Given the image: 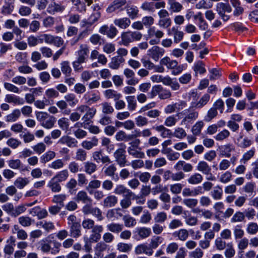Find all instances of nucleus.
Listing matches in <instances>:
<instances>
[{
	"instance_id": "obj_1",
	"label": "nucleus",
	"mask_w": 258,
	"mask_h": 258,
	"mask_svg": "<svg viewBox=\"0 0 258 258\" xmlns=\"http://www.w3.org/2000/svg\"><path fill=\"white\" fill-rule=\"evenodd\" d=\"M191 105L188 109L178 113V119H182L181 125L188 128L194 121L198 117L199 113Z\"/></svg>"
},
{
	"instance_id": "obj_2",
	"label": "nucleus",
	"mask_w": 258,
	"mask_h": 258,
	"mask_svg": "<svg viewBox=\"0 0 258 258\" xmlns=\"http://www.w3.org/2000/svg\"><path fill=\"white\" fill-rule=\"evenodd\" d=\"M61 244L56 240L47 241L42 240L40 242V250L45 253L50 252L52 254H56L60 251Z\"/></svg>"
},
{
	"instance_id": "obj_3",
	"label": "nucleus",
	"mask_w": 258,
	"mask_h": 258,
	"mask_svg": "<svg viewBox=\"0 0 258 258\" xmlns=\"http://www.w3.org/2000/svg\"><path fill=\"white\" fill-rule=\"evenodd\" d=\"M37 119L43 127L50 129L53 127L56 121L55 118L45 112H39L36 114Z\"/></svg>"
},
{
	"instance_id": "obj_4",
	"label": "nucleus",
	"mask_w": 258,
	"mask_h": 258,
	"mask_svg": "<svg viewBox=\"0 0 258 258\" xmlns=\"http://www.w3.org/2000/svg\"><path fill=\"white\" fill-rule=\"evenodd\" d=\"M142 36V34L140 32L127 31L123 32L121 34L120 38L122 44L127 46L133 42L140 40Z\"/></svg>"
},
{
	"instance_id": "obj_5",
	"label": "nucleus",
	"mask_w": 258,
	"mask_h": 258,
	"mask_svg": "<svg viewBox=\"0 0 258 258\" xmlns=\"http://www.w3.org/2000/svg\"><path fill=\"white\" fill-rule=\"evenodd\" d=\"M140 140L136 139L134 141L130 143V146L127 148L128 154L134 158H144L145 153L142 151V148L139 146Z\"/></svg>"
},
{
	"instance_id": "obj_6",
	"label": "nucleus",
	"mask_w": 258,
	"mask_h": 258,
	"mask_svg": "<svg viewBox=\"0 0 258 258\" xmlns=\"http://www.w3.org/2000/svg\"><path fill=\"white\" fill-rule=\"evenodd\" d=\"M83 99L86 104L91 105L97 103L100 101V94L98 91H89L83 95Z\"/></svg>"
},
{
	"instance_id": "obj_7",
	"label": "nucleus",
	"mask_w": 258,
	"mask_h": 258,
	"mask_svg": "<svg viewBox=\"0 0 258 258\" xmlns=\"http://www.w3.org/2000/svg\"><path fill=\"white\" fill-rule=\"evenodd\" d=\"M126 4V0H114L107 8L108 13L119 12L124 10Z\"/></svg>"
},
{
	"instance_id": "obj_8",
	"label": "nucleus",
	"mask_w": 258,
	"mask_h": 258,
	"mask_svg": "<svg viewBox=\"0 0 258 258\" xmlns=\"http://www.w3.org/2000/svg\"><path fill=\"white\" fill-rule=\"evenodd\" d=\"M98 31L100 34L106 35L110 39L114 38L118 33L117 28L112 24L109 26L103 25L100 27Z\"/></svg>"
},
{
	"instance_id": "obj_9",
	"label": "nucleus",
	"mask_w": 258,
	"mask_h": 258,
	"mask_svg": "<svg viewBox=\"0 0 258 258\" xmlns=\"http://www.w3.org/2000/svg\"><path fill=\"white\" fill-rule=\"evenodd\" d=\"M115 162L120 167H123L127 164V159L125 155V150L123 148L117 149L113 154Z\"/></svg>"
},
{
	"instance_id": "obj_10",
	"label": "nucleus",
	"mask_w": 258,
	"mask_h": 258,
	"mask_svg": "<svg viewBox=\"0 0 258 258\" xmlns=\"http://www.w3.org/2000/svg\"><path fill=\"white\" fill-rule=\"evenodd\" d=\"M44 42L48 44H52L56 47H60L63 44L64 41L62 38L51 34H43Z\"/></svg>"
},
{
	"instance_id": "obj_11",
	"label": "nucleus",
	"mask_w": 258,
	"mask_h": 258,
	"mask_svg": "<svg viewBox=\"0 0 258 258\" xmlns=\"http://www.w3.org/2000/svg\"><path fill=\"white\" fill-rule=\"evenodd\" d=\"M92 158L94 161L97 163L102 164L111 163V161L108 156L104 155L102 150H98L92 153Z\"/></svg>"
},
{
	"instance_id": "obj_12",
	"label": "nucleus",
	"mask_w": 258,
	"mask_h": 258,
	"mask_svg": "<svg viewBox=\"0 0 258 258\" xmlns=\"http://www.w3.org/2000/svg\"><path fill=\"white\" fill-rule=\"evenodd\" d=\"M161 63L166 66L169 69L172 70V74L174 75L177 74V62L170 57H165L161 60Z\"/></svg>"
},
{
	"instance_id": "obj_13",
	"label": "nucleus",
	"mask_w": 258,
	"mask_h": 258,
	"mask_svg": "<svg viewBox=\"0 0 258 258\" xmlns=\"http://www.w3.org/2000/svg\"><path fill=\"white\" fill-rule=\"evenodd\" d=\"M89 53V47L86 44H82L80 45L79 49L77 51L78 59L86 62L88 58Z\"/></svg>"
},
{
	"instance_id": "obj_14",
	"label": "nucleus",
	"mask_w": 258,
	"mask_h": 258,
	"mask_svg": "<svg viewBox=\"0 0 258 258\" xmlns=\"http://www.w3.org/2000/svg\"><path fill=\"white\" fill-rule=\"evenodd\" d=\"M57 144L66 145L69 148H77L78 142L75 138L69 136H63L59 139Z\"/></svg>"
},
{
	"instance_id": "obj_15",
	"label": "nucleus",
	"mask_w": 258,
	"mask_h": 258,
	"mask_svg": "<svg viewBox=\"0 0 258 258\" xmlns=\"http://www.w3.org/2000/svg\"><path fill=\"white\" fill-rule=\"evenodd\" d=\"M103 227L102 225H95L92 229V233L89 237L90 242H97L101 238V233L103 232Z\"/></svg>"
},
{
	"instance_id": "obj_16",
	"label": "nucleus",
	"mask_w": 258,
	"mask_h": 258,
	"mask_svg": "<svg viewBox=\"0 0 258 258\" xmlns=\"http://www.w3.org/2000/svg\"><path fill=\"white\" fill-rule=\"evenodd\" d=\"M135 253L137 255L143 253L151 256L153 253V250L149 246L147 243L140 244L137 245L135 248Z\"/></svg>"
},
{
	"instance_id": "obj_17",
	"label": "nucleus",
	"mask_w": 258,
	"mask_h": 258,
	"mask_svg": "<svg viewBox=\"0 0 258 258\" xmlns=\"http://www.w3.org/2000/svg\"><path fill=\"white\" fill-rule=\"evenodd\" d=\"M65 8V6L56 3L54 0H51L47 8V12L50 14H54L56 13L62 12Z\"/></svg>"
},
{
	"instance_id": "obj_18",
	"label": "nucleus",
	"mask_w": 258,
	"mask_h": 258,
	"mask_svg": "<svg viewBox=\"0 0 258 258\" xmlns=\"http://www.w3.org/2000/svg\"><path fill=\"white\" fill-rule=\"evenodd\" d=\"M5 101L7 103H13L15 105H21L25 103L22 98L12 94H7L5 96Z\"/></svg>"
},
{
	"instance_id": "obj_19",
	"label": "nucleus",
	"mask_w": 258,
	"mask_h": 258,
	"mask_svg": "<svg viewBox=\"0 0 258 258\" xmlns=\"http://www.w3.org/2000/svg\"><path fill=\"white\" fill-rule=\"evenodd\" d=\"M113 192L117 195H125V197H131L133 195H134L133 192L123 184L116 185Z\"/></svg>"
},
{
	"instance_id": "obj_20",
	"label": "nucleus",
	"mask_w": 258,
	"mask_h": 258,
	"mask_svg": "<svg viewBox=\"0 0 258 258\" xmlns=\"http://www.w3.org/2000/svg\"><path fill=\"white\" fill-rule=\"evenodd\" d=\"M118 202V198L114 195H109L105 197L102 203V205L104 208H112L114 207Z\"/></svg>"
},
{
	"instance_id": "obj_21",
	"label": "nucleus",
	"mask_w": 258,
	"mask_h": 258,
	"mask_svg": "<svg viewBox=\"0 0 258 258\" xmlns=\"http://www.w3.org/2000/svg\"><path fill=\"white\" fill-rule=\"evenodd\" d=\"M113 23L120 29H126L130 26L131 21L128 17H123L115 19Z\"/></svg>"
},
{
	"instance_id": "obj_22",
	"label": "nucleus",
	"mask_w": 258,
	"mask_h": 258,
	"mask_svg": "<svg viewBox=\"0 0 258 258\" xmlns=\"http://www.w3.org/2000/svg\"><path fill=\"white\" fill-rule=\"evenodd\" d=\"M123 74L126 78L128 79L126 81L127 84L129 85H135L138 83V80L135 79V72L131 69L128 68L125 69L123 71Z\"/></svg>"
},
{
	"instance_id": "obj_23",
	"label": "nucleus",
	"mask_w": 258,
	"mask_h": 258,
	"mask_svg": "<svg viewBox=\"0 0 258 258\" xmlns=\"http://www.w3.org/2000/svg\"><path fill=\"white\" fill-rule=\"evenodd\" d=\"M148 52L151 57L157 61L159 59V57L163 55L164 50L159 46H154L148 50Z\"/></svg>"
},
{
	"instance_id": "obj_24",
	"label": "nucleus",
	"mask_w": 258,
	"mask_h": 258,
	"mask_svg": "<svg viewBox=\"0 0 258 258\" xmlns=\"http://www.w3.org/2000/svg\"><path fill=\"white\" fill-rule=\"evenodd\" d=\"M76 201L78 202H81L85 204H92V199L88 195L86 191L84 190L79 191L75 198Z\"/></svg>"
},
{
	"instance_id": "obj_25",
	"label": "nucleus",
	"mask_w": 258,
	"mask_h": 258,
	"mask_svg": "<svg viewBox=\"0 0 258 258\" xmlns=\"http://www.w3.org/2000/svg\"><path fill=\"white\" fill-rule=\"evenodd\" d=\"M124 61L125 59L124 58H121L116 55L111 58L108 66L112 70H117L123 64Z\"/></svg>"
},
{
	"instance_id": "obj_26",
	"label": "nucleus",
	"mask_w": 258,
	"mask_h": 258,
	"mask_svg": "<svg viewBox=\"0 0 258 258\" xmlns=\"http://www.w3.org/2000/svg\"><path fill=\"white\" fill-rule=\"evenodd\" d=\"M125 9L130 19H135L138 17L139 11L137 6L133 5H127L125 6Z\"/></svg>"
},
{
	"instance_id": "obj_27",
	"label": "nucleus",
	"mask_w": 258,
	"mask_h": 258,
	"mask_svg": "<svg viewBox=\"0 0 258 258\" xmlns=\"http://www.w3.org/2000/svg\"><path fill=\"white\" fill-rule=\"evenodd\" d=\"M12 232L16 234L18 239L21 240H25L28 237L27 232L23 229H21L18 225H14L12 229Z\"/></svg>"
},
{
	"instance_id": "obj_28",
	"label": "nucleus",
	"mask_w": 258,
	"mask_h": 258,
	"mask_svg": "<svg viewBox=\"0 0 258 258\" xmlns=\"http://www.w3.org/2000/svg\"><path fill=\"white\" fill-rule=\"evenodd\" d=\"M210 99V96L209 94H205L198 102H192L191 103V107L195 108H202L208 103Z\"/></svg>"
},
{
	"instance_id": "obj_29",
	"label": "nucleus",
	"mask_w": 258,
	"mask_h": 258,
	"mask_svg": "<svg viewBox=\"0 0 258 258\" xmlns=\"http://www.w3.org/2000/svg\"><path fill=\"white\" fill-rule=\"evenodd\" d=\"M100 17L101 13L100 12H93L87 20H84L83 21V22L84 23V26H92L99 20Z\"/></svg>"
},
{
	"instance_id": "obj_30",
	"label": "nucleus",
	"mask_w": 258,
	"mask_h": 258,
	"mask_svg": "<svg viewBox=\"0 0 258 258\" xmlns=\"http://www.w3.org/2000/svg\"><path fill=\"white\" fill-rule=\"evenodd\" d=\"M104 95L107 99H113L115 100H119L122 97V95L118 93L117 91L113 89H108L104 92Z\"/></svg>"
},
{
	"instance_id": "obj_31",
	"label": "nucleus",
	"mask_w": 258,
	"mask_h": 258,
	"mask_svg": "<svg viewBox=\"0 0 258 258\" xmlns=\"http://www.w3.org/2000/svg\"><path fill=\"white\" fill-rule=\"evenodd\" d=\"M216 11L219 15H221L225 14L226 13H231L232 12V8L228 4L219 3L217 4Z\"/></svg>"
},
{
	"instance_id": "obj_32",
	"label": "nucleus",
	"mask_w": 258,
	"mask_h": 258,
	"mask_svg": "<svg viewBox=\"0 0 258 258\" xmlns=\"http://www.w3.org/2000/svg\"><path fill=\"white\" fill-rule=\"evenodd\" d=\"M230 3L234 8L233 12L234 16L237 17L243 13L244 9L241 6L239 0H230Z\"/></svg>"
},
{
	"instance_id": "obj_33",
	"label": "nucleus",
	"mask_w": 258,
	"mask_h": 258,
	"mask_svg": "<svg viewBox=\"0 0 258 258\" xmlns=\"http://www.w3.org/2000/svg\"><path fill=\"white\" fill-rule=\"evenodd\" d=\"M98 139L96 137H93L91 141H84L82 144V147L85 149L89 150L98 145Z\"/></svg>"
},
{
	"instance_id": "obj_34",
	"label": "nucleus",
	"mask_w": 258,
	"mask_h": 258,
	"mask_svg": "<svg viewBox=\"0 0 258 258\" xmlns=\"http://www.w3.org/2000/svg\"><path fill=\"white\" fill-rule=\"evenodd\" d=\"M127 102V109L129 111H134L137 107V102L135 96H127L125 97Z\"/></svg>"
},
{
	"instance_id": "obj_35",
	"label": "nucleus",
	"mask_w": 258,
	"mask_h": 258,
	"mask_svg": "<svg viewBox=\"0 0 258 258\" xmlns=\"http://www.w3.org/2000/svg\"><path fill=\"white\" fill-rule=\"evenodd\" d=\"M84 171L89 175H91L97 170V165L94 162L87 161L83 163Z\"/></svg>"
},
{
	"instance_id": "obj_36",
	"label": "nucleus",
	"mask_w": 258,
	"mask_h": 258,
	"mask_svg": "<svg viewBox=\"0 0 258 258\" xmlns=\"http://www.w3.org/2000/svg\"><path fill=\"white\" fill-rule=\"evenodd\" d=\"M133 248L132 243L124 242H119L116 245L117 250L122 253H129L131 251Z\"/></svg>"
},
{
	"instance_id": "obj_37",
	"label": "nucleus",
	"mask_w": 258,
	"mask_h": 258,
	"mask_svg": "<svg viewBox=\"0 0 258 258\" xmlns=\"http://www.w3.org/2000/svg\"><path fill=\"white\" fill-rule=\"evenodd\" d=\"M153 128L160 133V136L163 138H169L172 135V132L163 125L154 126Z\"/></svg>"
},
{
	"instance_id": "obj_38",
	"label": "nucleus",
	"mask_w": 258,
	"mask_h": 258,
	"mask_svg": "<svg viewBox=\"0 0 258 258\" xmlns=\"http://www.w3.org/2000/svg\"><path fill=\"white\" fill-rule=\"evenodd\" d=\"M136 232L141 239L149 237L151 234V229L148 227H139L136 228Z\"/></svg>"
},
{
	"instance_id": "obj_39",
	"label": "nucleus",
	"mask_w": 258,
	"mask_h": 258,
	"mask_svg": "<svg viewBox=\"0 0 258 258\" xmlns=\"http://www.w3.org/2000/svg\"><path fill=\"white\" fill-rule=\"evenodd\" d=\"M21 116V111L19 109H14L11 113L6 116V121L12 122L17 121Z\"/></svg>"
},
{
	"instance_id": "obj_40",
	"label": "nucleus",
	"mask_w": 258,
	"mask_h": 258,
	"mask_svg": "<svg viewBox=\"0 0 258 258\" xmlns=\"http://www.w3.org/2000/svg\"><path fill=\"white\" fill-rule=\"evenodd\" d=\"M102 170L105 176L113 177L117 170V168L114 164H111L107 166H104Z\"/></svg>"
},
{
	"instance_id": "obj_41",
	"label": "nucleus",
	"mask_w": 258,
	"mask_h": 258,
	"mask_svg": "<svg viewBox=\"0 0 258 258\" xmlns=\"http://www.w3.org/2000/svg\"><path fill=\"white\" fill-rule=\"evenodd\" d=\"M106 227L108 231L112 233H119L122 230L123 225L119 223H111L107 225Z\"/></svg>"
},
{
	"instance_id": "obj_42",
	"label": "nucleus",
	"mask_w": 258,
	"mask_h": 258,
	"mask_svg": "<svg viewBox=\"0 0 258 258\" xmlns=\"http://www.w3.org/2000/svg\"><path fill=\"white\" fill-rule=\"evenodd\" d=\"M47 186L53 192H59L61 190V187L59 182L52 178L48 182Z\"/></svg>"
},
{
	"instance_id": "obj_43",
	"label": "nucleus",
	"mask_w": 258,
	"mask_h": 258,
	"mask_svg": "<svg viewBox=\"0 0 258 258\" xmlns=\"http://www.w3.org/2000/svg\"><path fill=\"white\" fill-rule=\"evenodd\" d=\"M194 18L195 20H199V23L198 25L200 29L202 30H206L208 28V24L204 20L201 12L198 13L197 14L194 16Z\"/></svg>"
},
{
	"instance_id": "obj_44",
	"label": "nucleus",
	"mask_w": 258,
	"mask_h": 258,
	"mask_svg": "<svg viewBox=\"0 0 258 258\" xmlns=\"http://www.w3.org/2000/svg\"><path fill=\"white\" fill-rule=\"evenodd\" d=\"M115 140L118 142H128L132 139L131 135H127L125 132L119 131L117 132L115 136Z\"/></svg>"
},
{
	"instance_id": "obj_45",
	"label": "nucleus",
	"mask_w": 258,
	"mask_h": 258,
	"mask_svg": "<svg viewBox=\"0 0 258 258\" xmlns=\"http://www.w3.org/2000/svg\"><path fill=\"white\" fill-rule=\"evenodd\" d=\"M67 195L65 194H58L54 195L52 199V202L56 204L60 207L64 206V202L67 199Z\"/></svg>"
},
{
	"instance_id": "obj_46",
	"label": "nucleus",
	"mask_w": 258,
	"mask_h": 258,
	"mask_svg": "<svg viewBox=\"0 0 258 258\" xmlns=\"http://www.w3.org/2000/svg\"><path fill=\"white\" fill-rule=\"evenodd\" d=\"M71 236L74 238L79 237L81 234V225L79 223L69 226Z\"/></svg>"
},
{
	"instance_id": "obj_47",
	"label": "nucleus",
	"mask_w": 258,
	"mask_h": 258,
	"mask_svg": "<svg viewBox=\"0 0 258 258\" xmlns=\"http://www.w3.org/2000/svg\"><path fill=\"white\" fill-rule=\"evenodd\" d=\"M37 226H40L44 229L47 232L53 230L55 228V226L52 222L45 220L39 221L37 223Z\"/></svg>"
},
{
	"instance_id": "obj_48",
	"label": "nucleus",
	"mask_w": 258,
	"mask_h": 258,
	"mask_svg": "<svg viewBox=\"0 0 258 258\" xmlns=\"http://www.w3.org/2000/svg\"><path fill=\"white\" fill-rule=\"evenodd\" d=\"M108 245L104 242L97 243L94 248L95 255L98 257L102 255V253L105 251Z\"/></svg>"
},
{
	"instance_id": "obj_49",
	"label": "nucleus",
	"mask_w": 258,
	"mask_h": 258,
	"mask_svg": "<svg viewBox=\"0 0 258 258\" xmlns=\"http://www.w3.org/2000/svg\"><path fill=\"white\" fill-rule=\"evenodd\" d=\"M164 240V238L161 236H153L150 241L149 245L151 248L152 250L153 249L157 248L158 246L161 244Z\"/></svg>"
},
{
	"instance_id": "obj_50",
	"label": "nucleus",
	"mask_w": 258,
	"mask_h": 258,
	"mask_svg": "<svg viewBox=\"0 0 258 258\" xmlns=\"http://www.w3.org/2000/svg\"><path fill=\"white\" fill-rule=\"evenodd\" d=\"M69 176V174L68 171L67 169H64L57 173L53 178L59 182H61L66 181Z\"/></svg>"
},
{
	"instance_id": "obj_51",
	"label": "nucleus",
	"mask_w": 258,
	"mask_h": 258,
	"mask_svg": "<svg viewBox=\"0 0 258 258\" xmlns=\"http://www.w3.org/2000/svg\"><path fill=\"white\" fill-rule=\"evenodd\" d=\"M30 182L29 180L26 177H18L14 181V185L19 189L23 188Z\"/></svg>"
},
{
	"instance_id": "obj_52",
	"label": "nucleus",
	"mask_w": 258,
	"mask_h": 258,
	"mask_svg": "<svg viewBox=\"0 0 258 258\" xmlns=\"http://www.w3.org/2000/svg\"><path fill=\"white\" fill-rule=\"evenodd\" d=\"M56 154L54 151H48L40 157V161L42 163H46L55 158Z\"/></svg>"
},
{
	"instance_id": "obj_53",
	"label": "nucleus",
	"mask_w": 258,
	"mask_h": 258,
	"mask_svg": "<svg viewBox=\"0 0 258 258\" xmlns=\"http://www.w3.org/2000/svg\"><path fill=\"white\" fill-rule=\"evenodd\" d=\"M212 197L215 200H221L223 196V190L219 185L216 186L214 189L211 192Z\"/></svg>"
},
{
	"instance_id": "obj_54",
	"label": "nucleus",
	"mask_w": 258,
	"mask_h": 258,
	"mask_svg": "<svg viewBox=\"0 0 258 258\" xmlns=\"http://www.w3.org/2000/svg\"><path fill=\"white\" fill-rule=\"evenodd\" d=\"M203 179V177L201 174L199 173H195L189 177L187 181L190 184H198L202 182Z\"/></svg>"
},
{
	"instance_id": "obj_55",
	"label": "nucleus",
	"mask_w": 258,
	"mask_h": 258,
	"mask_svg": "<svg viewBox=\"0 0 258 258\" xmlns=\"http://www.w3.org/2000/svg\"><path fill=\"white\" fill-rule=\"evenodd\" d=\"M197 169L198 171L201 172L204 174L205 173H208V172L211 171V167L206 162L204 161L199 162L197 166Z\"/></svg>"
},
{
	"instance_id": "obj_56",
	"label": "nucleus",
	"mask_w": 258,
	"mask_h": 258,
	"mask_svg": "<svg viewBox=\"0 0 258 258\" xmlns=\"http://www.w3.org/2000/svg\"><path fill=\"white\" fill-rule=\"evenodd\" d=\"M100 105L102 107V112L103 114H111L114 111L111 104L108 102H103Z\"/></svg>"
},
{
	"instance_id": "obj_57",
	"label": "nucleus",
	"mask_w": 258,
	"mask_h": 258,
	"mask_svg": "<svg viewBox=\"0 0 258 258\" xmlns=\"http://www.w3.org/2000/svg\"><path fill=\"white\" fill-rule=\"evenodd\" d=\"M148 35L150 37H156L160 39L163 36L164 33L162 31L157 30L155 27L150 28L148 31Z\"/></svg>"
},
{
	"instance_id": "obj_58",
	"label": "nucleus",
	"mask_w": 258,
	"mask_h": 258,
	"mask_svg": "<svg viewBox=\"0 0 258 258\" xmlns=\"http://www.w3.org/2000/svg\"><path fill=\"white\" fill-rule=\"evenodd\" d=\"M122 220L124 222V226L126 227H133L137 224L136 219L130 215L123 216Z\"/></svg>"
},
{
	"instance_id": "obj_59",
	"label": "nucleus",
	"mask_w": 258,
	"mask_h": 258,
	"mask_svg": "<svg viewBox=\"0 0 258 258\" xmlns=\"http://www.w3.org/2000/svg\"><path fill=\"white\" fill-rule=\"evenodd\" d=\"M6 144L13 149H16L21 145L22 142L18 139L11 137L7 141Z\"/></svg>"
},
{
	"instance_id": "obj_60",
	"label": "nucleus",
	"mask_w": 258,
	"mask_h": 258,
	"mask_svg": "<svg viewBox=\"0 0 258 258\" xmlns=\"http://www.w3.org/2000/svg\"><path fill=\"white\" fill-rule=\"evenodd\" d=\"M87 158V153L85 150L82 148L77 150L75 155V159L76 160L83 162L86 161Z\"/></svg>"
},
{
	"instance_id": "obj_61",
	"label": "nucleus",
	"mask_w": 258,
	"mask_h": 258,
	"mask_svg": "<svg viewBox=\"0 0 258 258\" xmlns=\"http://www.w3.org/2000/svg\"><path fill=\"white\" fill-rule=\"evenodd\" d=\"M66 101L68 102L71 107L75 106L78 103V100L76 95L73 93H69L64 96Z\"/></svg>"
},
{
	"instance_id": "obj_62",
	"label": "nucleus",
	"mask_w": 258,
	"mask_h": 258,
	"mask_svg": "<svg viewBox=\"0 0 258 258\" xmlns=\"http://www.w3.org/2000/svg\"><path fill=\"white\" fill-rule=\"evenodd\" d=\"M255 152V148H252L250 150L247 151L243 155L242 158L240 159V162L243 164H245L254 156Z\"/></svg>"
},
{
	"instance_id": "obj_63",
	"label": "nucleus",
	"mask_w": 258,
	"mask_h": 258,
	"mask_svg": "<svg viewBox=\"0 0 258 258\" xmlns=\"http://www.w3.org/2000/svg\"><path fill=\"white\" fill-rule=\"evenodd\" d=\"M96 113V109L94 107H89L86 113L82 117L85 122L89 121L93 118Z\"/></svg>"
},
{
	"instance_id": "obj_64",
	"label": "nucleus",
	"mask_w": 258,
	"mask_h": 258,
	"mask_svg": "<svg viewBox=\"0 0 258 258\" xmlns=\"http://www.w3.org/2000/svg\"><path fill=\"white\" fill-rule=\"evenodd\" d=\"M247 233L250 235H254L258 232V224L255 222L249 223L246 229Z\"/></svg>"
}]
</instances>
